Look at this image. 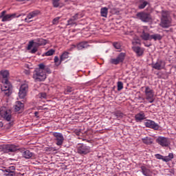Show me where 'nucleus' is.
<instances>
[{
	"label": "nucleus",
	"instance_id": "obj_1",
	"mask_svg": "<svg viewBox=\"0 0 176 176\" xmlns=\"http://www.w3.org/2000/svg\"><path fill=\"white\" fill-rule=\"evenodd\" d=\"M172 25V19L169 12L162 10L160 25L162 28H168Z\"/></svg>",
	"mask_w": 176,
	"mask_h": 176
},
{
	"label": "nucleus",
	"instance_id": "obj_2",
	"mask_svg": "<svg viewBox=\"0 0 176 176\" xmlns=\"http://www.w3.org/2000/svg\"><path fill=\"white\" fill-rule=\"evenodd\" d=\"M2 83L3 84V86L1 87V91H3L4 94L6 96H10V93L12 91V85L9 82V80L8 79H3Z\"/></svg>",
	"mask_w": 176,
	"mask_h": 176
},
{
	"label": "nucleus",
	"instance_id": "obj_3",
	"mask_svg": "<svg viewBox=\"0 0 176 176\" xmlns=\"http://www.w3.org/2000/svg\"><path fill=\"white\" fill-rule=\"evenodd\" d=\"M35 82H43L46 79V73L41 70H35L33 74Z\"/></svg>",
	"mask_w": 176,
	"mask_h": 176
},
{
	"label": "nucleus",
	"instance_id": "obj_4",
	"mask_svg": "<svg viewBox=\"0 0 176 176\" xmlns=\"http://www.w3.org/2000/svg\"><path fill=\"white\" fill-rule=\"evenodd\" d=\"M91 148L90 146L85 144H81L78 145L77 147V153H79V155H81V156H85V155H87V153H90Z\"/></svg>",
	"mask_w": 176,
	"mask_h": 176
},
{
	"label": "nucleus",
	"instance_id": "obj_5",
	"mask_svg": "<svg viewBox=\"0 0 176 176\" xmlns=\"http://www.w3.org/2000/svg\"><path fill=\"white\" fill-rule=\"evenodd\" d=\"M0 115L1 118H3L7 122H10L12 119V111L10 109H6V107H1L0 110Z\"/></svg>",
	"mask_w": 176,
	"mask_h": 176
},
{
	"label": "nucleus",
	"instance_id": "obj_6",
	"mask_svg": "<svg viewBox=\"0 0 176 176\" xmlns=\"http://www.w3.org/2000/svg\"><path fill=\"white\" fill-rule=\"evenodd\" d=\"M46 43H47V42L43 38H37L35 40V42H34V41H30L28 46V50H31V48L32 46H34V45H36V46L38 47L45 45Z\"/></svg>",
	"mask_w": 176,
	"mask_h": 176
},
{
	"label": "nucleus",
	"instance_id": "obj_7",
	"mask_svg": "<svg viewBox=\"0 0 176 176\" xmlns=\"http://www.w3.org/2000/svg\"><path fill=\"white\" fill-rule=\"evenodd\" d=\"M156 142L160 144L162 147H168L170 144V140L164 136H159L157 139H156Z\"/></svg>",
	"mask_w": 176,
	"mask_h": 176
},
{
	"label": "nucleus",
	"instance_id": "obj_8",
	"mask_svg": "<svg viewBox=\"0 0 176 176\" xmlns=\"http://www.w3.org/2000/svg\"><path fill=\"white\" fill-rule=\"evenodd\" d=\"M137 17L143 21V23H149V21L152 20V16H151V14L146 12H138L137 14Z\"/></svg>",
	"mask_w": 176,
	"mask_h": 176
},
{
	"label": "nucleus",
	"instance_id": "obj_9",
	"mask_svg": "<svg viewBox=\"0 0 176 176\" xmlns=\"http://www.w3.org/2000/svg\"><path fill=\"white\" fill-rule=\"evenodd\" d=\"M52 135L55 138V140L56 141V145L58 146L63 145V143L64 142V136L63 135V133H58V132H54L52 133Z\"/></svg>",
	"mask_w": 176,
	"mask_h": 176
},
{
	"label": "nucleus",
	"instance_id": "obj_10",
	"mask_svg": "<svg viewBox=\"0 0 176 176\" xmlns=\"http://www.w3.org/2000/svg\"><path fill=\"white\" fill-rule=\"evenodd\" d=\"M28 91V84L23 83L21 85L19 92V96L21 98H24L27 96Z\"/></svg>",
	"mask_w": 176,
	"mask_h": 176
},
{
	"label": "nucleus",
	"instance_id": "obj_11",
	"mask_svg": "<svg viewBox=\"0 0 176 176\" xmlns=\"http://www.w3.org/2000/svg\"><path fill=\"white\" fill-rule=\"evenodd\" d=\"M124 57H126V54L120 53L116 58H111V64H115L116 65L119 64V63H123Z\"/></svg>",
	"mask_w": 176,
	"mask_h": 176
},
{
	"label": "nucleus",
	"instance_id": "obj_12",
	"mask_svg": "<svg viewBox=\"0 0 176 176\" xmlns=\"http://www.w3.org/2000/svg\"><path fill=\"white\" fill-rule=\"evenodd\" d=\"M155 157L158 160H162L164 162H170L173 158H174V154L173 153H169L168 156H162V155L160 154H156Z\"/></svg>",
	"mask_w": 176,
	"mask_h": 176
},
{
	"label": "nucleus",
	"instance_id": "obj_13",
	"mask_svg": "<svg viewBox=\"0 0 176 176\" xmlns=\"http://www.w3.org/2000/svg\"><path fill=\"white\" fill-rule=\"evenodd\" d=\"M146 100L148 102H153L155 101L153 91L151 90L149 88H146L145 90Z\"/></svg>",
	"mask_w": 176,
	"mask_h": 176
},
{
	"label": "nucleus",
	"instance_id": "obj_14",
	"mask_svg": "<svg viewBox=\"0 0 176 176\" xmlns=\"http://www.w3.org/2000/svg\"><path fill=\"white\" fill-rule=\"evenodd\" d=\"M39 13H41L39 10H34L29 13L28 15L27 16V18L25 19V23H31V21H32L31 19H34V17H36V16L39 15Z\"/></svg>",
	"mask_w": 176,
	"mask_h": 176
},
{
	"label": "nucleus",
	"instance_id": "obj_15",
	"mask_svg": "<svg viewBox=\"0 0 176 176\" xmlns=\"http://www.w3.org/2000/svg\"><path fill=\"white\" fill-rule=\"evenodd\" d=\"M20 16H21V14H19L18 16H16V13L14 14H6L5 16H3V18H1V21L3 22L5 21H10V20H12V19H14V17H20Z\"/></svg>",
	"mask_w": 176,
	"mask_h": 176
},
{
	"label": "nucleus",
	"instance_id": "obj_16",
	"mask_svg": "<svg viewBox=\"0 0 176 176\" xmlns=\"http://www.w3.org/2000/svg\"><path fill=\"white\" fill-rule=\"evenodd\" d=\"M6 149V152L7 153H10L12 152H16V151H17L19 148H17V146H16V145L14 144H8L5 147Z\"/></svg>",
	"mask_w": 176,
	"mask_h": 176
},
{
	"label": "nucleus",
	"instance_id": "obj_17",
	"mask_svg": "<svg viewBox=\"0 0 176 176\" xmlns=\"http://www.w3.org/2000/svg\"><path fill=\"white\" fill-rule=\"evenodd\" d=\"M166 66V63L164 60H158L155 65V69H163Z\"/></svg>",
	"mask_w": 176,
	"mask_h": 176
},
{
	"label": "nucleus",
	"instance_id": "obj_18",
	"mask_svg": "<svg viewBox=\"0 0 176 176\" xmlns=\"http://www.w3.org/2000/svg\"><path fill=\"white\" fill-rule=\"evenodd\" d=\"M23 156L25 159H31L35 157V153L30 151V150H26L23 153Z\"/></svg>",
	"mask_w": 176,
	"mask_h": 176
},
{
	"label": "nucleus",
	"instance_id": "obj_19",
	"mask_svg": "<svg viewBox=\"0 0 176 176\" xmlns=\"http://www.w3.org/2000/svg\"><path fill=\"white\" fill-rule=\"evenodd\" d=\"M24 109V104L20 101H17L14 106V111L19 112V111H23Z\"/></svg>",
	"mask_w": 176,
	"mask_h": 176
},
{
	"label": "nucleus",
	"instance_id": "obj_20",
	"mask_svg": "<svg viewBox=\"0 0 176 176\" xmlns=\"http://www.w3.org/2000/svg\"><path fill=\"white\" fill-rule=\"evenodd\" d=\"M133 52L136 53L137 56H141L142 54H144V50L140 47H132Z\"/></svg>",
	"mask_w": 176,
	"mask_h": 176
},
{
	"label": "nucleus",
	"instance_id": "obj_21",
	"mask_svg": "<svg viewBox=\"0 0 176 176\" xmlns=\"http://www.w3.org/2000/svg\"><path fill=\"white\" fill-rule=\"evenodd\" d=\"M89 45L87 44V42H82L77 45L76 47L78 50H82V49H86V47H88Z\"/></svg>",
	"mask_w": 176,
	"mask_h": 176
},
{
	"label": "nucleus",
	"instance_id": "obj_22",
	"mask_svg": "<svg viewBox=\"0 0 176 176\" xmlns=\"http://www.w3.org/2000/svg\"><path fill=\"white\" fill-rule=\"evenodd\" d=\"M144 119H145V114H144V113H139L135 116L137 122H141V120H144Z\"/></svg>",
	"mask_w": 176,
	"mask_h": 176
},
{
	"label": "nucleus",
	"instance_id": "obj_23",
	"mask_svg": "<svg viewBox=\"0 0 176 176\" xmlns=\"http://www.w3.org/2000/svg\"><path fill=\"white\" fill-rule=\"evenodd\" d=\"M146 127H149L150 129H155V122L148 120L145 122Z\"/></svg>",
	"mask_w": 176,
	"mask_h": 176
},
{
	"label": "nucleus",
	"instance_id": "obj_24",
	"mask_svg": "<svg viewBox=\"0 0 176 176\" xmlns=\"http://www.w3.org/2000/svg\"><path fill=\"white\" fill-rule=\"evenodd\" d=\"M146 5H148V1L145 0H140L138 8L139 9H144Z\"/></svg>",
	"mask_w": 176,
	"mask_h": 176
},
{
	"label": "nucleus",
	"instance_id": "obj_25",
	"mask_svg": "<svg viewBox=\"0 0 176 176\" xmlns=\"http://www.w3.org/2000/svg\"><path fill=\"white\" fill-rule=\"evenodd\" d=\"M101 16L102 17H107L108 16V8H103L100 10Z\"/></svg>",
	"mask_w": 176,
	"mask_h": 176
},
{
	"label": "nucleus",
	"instance_id": "obj_26",
	"mask_svg": "<svg viewBox=\"0 0 176 176\" xmlns=\"http://www.w3.org/2000/svg\"><path fill=\"white\" fill-rule=\"evenodd\" d=\"M69 53L65 52L60 56V62L58 63V65L61 64V61H64L66 58H68V55Z\"/></svg>",
	"mask_w": 176,
	"mask_h": 176
},
{
	"label": "nucleus",
	"instance_id": "obj_27",
	"mask_svg": "<svg viewBox=\"0 0 176 176\" xmlns=\"http://www.w3.org/2000/svg\"><path fill=\"white\" fill-rule=\"evenodd\" d=\"M1 75L3 76V79H8L9 77V71L4 70L1 72Z\"/></svg>",
	"mask_w": 176,
	"mask_h": 176
},
{
	"label": "nucleus",
	"instance_id": "obj_28",
	"mask_svg": "<svg viewBox=\"0 0 176 176\" xmlns=\"http://www.w3.org/2000/svg\"><path fill=\"white\" fill-rule=\"evenodd\" d=\"M114 116L117 118V119H122L124 114L122 111H116L114 113Z\"/></svg>",
	"mask_w": 176,
	"mask_h": 176
},
{
	"label": "nucleus",
	"instance_id": "obj_29",
	"mask_svg": "<svg viewBox=\"0 0 176 176\" xmlns=\"http://www.w3.org/2000/svg\"><path fill=\"white\" fill-rule=\"evenodd\" d=\"M141 170H142V173L144 174V175H145V176H149V174H148L149 170H148V169L146 168V167H145V166H142V167H141Z\"/></svg>",
	"mask_w": 176,
	"mask_h": 176
},
{
	"label": "nucleus",
	"instance_id": "obj_30",
	"mask_svg": "<svg viewBox=\"0 0 176 176\" xmlns=\"http://www.w3.org/2000/svg\"><path fill=\"white\" fill-rule=\"evenodd\" d=\"M143 142L147 145H149L153 142V140L149 138H146L143 140Z\"/></svg>",
	"mask_w": 176,
	"mask_h": 176
},
{
	"label": "nucleus",
	"instance_id": "obj_31",
	"mask_svg": "<svg viewBox=\"0 0 176 176\" xmlns=\"http://www.w3.org/2000/svg\"><path fill=\"white\" fill-rule=\"evenodd\" d=\"M46 66L43 63H41L38 65V68L36 69V71H43L44 72Z\"/></svg>",
	"mask_w": 176,
	"mask_h": 176
},
{
	"label": "nucleus",
	"instance_id": "obj_32",
	"mask_svg": "<svg viewBox=\"0 0 176 176\" xmlns=\"http://www.w3.org/2000/svg\"><path fill=\"white\" fill-rule=\"evenodd\" d=\"M6 172L7 173H6V176H14V175H15L14 171L10 170V169H6Z\"/></svg>",
	"mask_w": 176,
	"mask_h": 176
},
{
	"label": "nucleus",
	"instance_id": "obj_33",
	"mask_svg": "<svg viewBox=\"0 0 176 176\" xmlns=\"http://www.w3.org/2000/svg\"><path fill=\"white\" fill-rule=\"evenodd\" d=\"M56 53V50L51 49L45 53V56H53Z\"/></svg>",
	"mask_w": 176,
	"mask_h": 176
},
{
	"label": "nucleus",
	"instance_id": "obj_34",
	"mask_svg": "<svg viewBox=\"0 0 176 176\" xmlns=\"http://www.w3.org/2000/svg\"><path fill=\"white\" fill-rule=\"evenodd\" d=\"M54 8H58L60 6V0H52Z\"/></svg>",
	"mask_w": 176,
	"mask_h": 176
},
{
	"label": "nucleus",
	"instance_id": "obj_35",
	"mask_svg": "<svg viewBox=\"0 0 176 176\" xmlns=\"http://www.w3.org/2000/svg\"><path fill=\"white\" fill-rule=\"evenodd\" d=\"M141 36L144 41H148V39H149V34L148 33L143 32Z\"/></svg>",
	"mask_w": 176,
	"mask_h": 176
},
{
	"label": "nucleus",
	"instance_id": "obj_36",
	"mask_svg": "<svg viewBox=\"0 0 176 176\" xmlns=\"http://www.w3.org/2000/svg\"><path fill=\"white\" fill-rule=\"evenodd\" d=\"M74 91V88L71 87H67L66 89L65 90V94H69V93H72Z\"/></svg>",
	"mask_w": 176,
	"mask_h": 176
},
{
	"label": "nucleus",
	"instance_id": "obj_37",
	"mask_svg": "<svg viewBox=\"0 0 176 176\" xmlns=\"http://www.w3.org/2000/svg\"><path fill=\"white\" fill-rule=\"evenodd\" d=\"M74 24L76 23L72 17L67 21V25H74Z\"/></svg>",
	"mask_w": 176,
	"mask_h": 176
},
{
	"label": "nucleus",
	"instance_id": "obj_38",
	"mask_svg": "<svg viewBox=\"0 0 176 176\" xmlns=\"http://www.w3.org/2000/svg\"><path fill=\"white\" fill-rule=\"evenodd\" d=\"M123 89V82L122 81L118 82V91H120Z\"/></svg>",
	"mask_w": 176,
	"mask_h": 176
},
{
	"label": "nucleus",
	"instance_id": "obj_39",
	"mask_svg": "<svg viewBox=\"0 0 176 176\" xmlns=\"http://www.w3.org/2000/svg\"><path fill=\"white\" fill-rule=\"evenodd\" d=\"M34 47L32 49L30 53H32V54H35L36 52H38V47L36 45H33Z\"/></svg>",
	"mask_w": 176,
	"mask_h": 176
},
{
	"label": "nucleus",
	"instance_id": "obj_40",
	"mask_svg": "<svg viewBox=\"0 0 176 176\" xmlns=\"http://www.w3.org/2000/svg\"><path fill=\"white\" fill-rule=\"evenodd\" d=\"M113 46L115 47V49H117L118 50H120L121 47L120 43L118 42L113 43Z\"/></svg>",
	"mask_w": 176,
	"mask_h": 176
},
{
	"label": "nucleus",
	"instance_id": "obj_41",
	"mask_svg": "<svg viewBox=\"0 0 176 176\" xmlns=\"http://www.w3.org/2000/svg\"><path fill=\"white\" fill-rule=\"evenodd\" d=\"M140 42L141 41H140V39L134 38L133 41H132V43L133 45H140Z\"/></svg>",
	"mask_w": 176,
	"mask_h": 176
},
{
	"label": "nucleus",
	"instance_id": "obj_42",
	"mask_svg": "<svg viewBox=\"0 0 176 176\" xmlns=\"http://www.w3.org/2000/svg\"><path fill=\"white\" fill-rule=\"evenodd\" d=\"M60 17L57 16L55 19H53L52 23L53 24H57L58 23V20H60Z\"/></svg>",
	"mask_w": 176,
	"mask_h": 176
},
{
	"label": "nucleus",
	"instance_id": "obj_43",
	"mask_svg": "<svg viewBox=\"0 0 176 176\" xmlns=\"http://www.w3.org/2000/svg\"><path fill=\"white\" fill-rule=\"evenodd\" d=\"M44 72L46 74H52V70H50V68L45 66V69H44Z\"/></svg>",
	"mask_w": 176,
	"mask_h": 176
},
{
	"label": "nucleus",
	"instance_id": "obj_44",
	"mask_svg": "<svg viewBox=\"0 0 176 176\" xmlns=\"http://www.w3.org/2000/svg\"><path fill=\"white\" fill-rule=\"evenodd\" d=\"M75 21H76V20H78V19L80 18L79 17V14L78 13H77V14H76L74 16H73L72 17Z\"/></svg>",
	"mask_w": 176,
	"mask_h": 176
},
{
	"label": "nucleus",
	"instance_id": "obj_45",
	"mask_svg": "<svg viewBox=\"0 0 176 176\" xmlns=\"http://www.w3.org/2000/svg\"><path fill=\"white\" fill-rule=\"evenodd\" d=\"M6 14V11H3L0 14V19H3V17L6 16L5 15Z\"/></svg>",
	"mask_w": 176,
	"mask_h": 176
},
{
	"label": "nucleus",
	"instance_id": "obj_46",
	"mask_svg": "<svg viewBox=\"0 0 176 176\" xmlns=\"http://www.w3.org/2000/svg\"><path fill=\"white\" fill-rule=\"evenodd\" d=\"M155 40H156V39H162V36L160 35L159 34H155Z\"/></svg>",
	"mask_w": 176,
	"mask_h": 176
},
{
	"label": "nucleus",
	"instance_id": "obj_47",
	"mask_svg": "<svg viewBox=\"0 0 176 176\" xmlns=\"http://www.w3.org/2000/svg\"><path fill=\"white\" fill-rule=\"evenodd\" d=\"M40 98H46V94L45 93L40 94Z\"/></svg>",
	"mask_w": 176,
	"mask_h": 176
},
{
	"label": "nucleus",
	"instance_id": "obj_48",
	"mask_svg": "<svg viewBox=\"0 0 176 176\" xmlns=\"http://www.w3.org/2000/svg\"><path fill=\"white\" fill-rule=\"evenodd\" d=\"M58 56H55L54 57V63H58Z\"/></svg>",
	"mask_w": 176,
	"mask_h": 176
},
{
	"label": "nucleus",
	"instance_id": "obj_49",
	"mask_svg": "<svg viewBox=\"0 0 176 176\" xmlns=\"http://www.w3.org/2000/svg\"><path fill=\"white\" fill-rule=\"evenodd\" d=\"M7 126L8 127H12V126H13V122H9L8 124H7Z\"/></svg>",
	"mask_w": 176,
	"mask_h": 176
},
{
	"label": "nucleus",
	"instance_id": "obj_50",
	"mask_svg": "<svg viewBox=\"0 0 176 176\" xmlns=\"http://www.w3.org/2000/svg\"><path fill=\"white\" fill-rule=\"evenodd\" d=\"M46 151L48 152H51V151H53V148L52 147L47 148Z\"/></svg>",
	"mask_w": 176,
	"mask_h": 176
},
{
	"label": "nucleus",
	"instance_id": "obj_51",
	"mask_svg": "<svg viewBox=\"0 0 176 176\" xmlns=\"http://www.w3.org/2000/svg\"><path fill=\"white\" fill-rule=\"evenodd\" d=\"M155 131L160 129V126L157 125V124H155Z\"/></svg>",
	"mask_w": 176,
	"mask_h": 176
},
{
	"label": "nucleus",
	"instance_id": "obj_52",
	"mask_svg": "<svg viewBox=\"0 0 176 176\" xmlns=\"http://www.w3.org/2000/svg\"><path fill=\"white\" fill-rule=\"evenodd\" d=\"M75 47H76V45H72V47L70 48V50H72V49H75Z\"/></svg>",
	"mask_w": 176,
	"mask_h": 176
},
{
	"label": "nucleus",
	"instance_id": "obj_53",
	"mask_svg": "<svg viewBox=\"0 0 176 176\" xmlns=\"http://www.w3.org/2000/svg\"><path fill=\"white\" fill-rule=\"evenodd\" d=\"M25 74H26V75H30V71L25 70Z\"/></svg>",
	"mask_w": 176,
	"mask_h": 176
},
{
	"label": "nucleus",
	"instance_id": "obj_54",
	"mask_svg": "<svg viewBox=\"0 0 176 176\" xmlns=\"http://www.w3.org/2000/svg\"><path fill=\"white\" fill-rule=\"evenodd\" d=\"M0 127H3V123L2 122H0Z\"/></svg>",
	"mask_w": 176,
	"mask_h": 176
},
{
	"label": "nucleus",
	"instance_id": "obj_55",
	"mask_svg": "<svg viewBox=\"0 0 176 176\" xmlns=\"http://www.w3.org/2000/svg\"><path fill=\"white\" fill-rule=\"evenodd\" d=\"M16 1H18L19 2H23L24 1H30V0H16Z\"/></svg>",
	"mask_w": 176,
	"mask_h": 176
},
{
	"label": "nucleus",
	"instance_id": "obj_56",
	"mask_svg": "<svg viewBox=\"0 0 176 176\" xmlns=\"http://www.w3.org/2000/svg\"><path fill=\"white\" fill-rule=\"evenodd\" d=\"M38 113H38V111H36V112L34 113L35 116H38Z\"/></svg>",
	"mask_w": 176,
	"mask_h": 176
},
{
	"label": "nucleus",
	"instance_id": "obj_57",
	"mask_svg": "<svg viewBox=\"0 0 176 176\" xmlns=\"http://www.w3.org/2000/svg\"><path fill=\"white\" fill-rule=\"evenodd\" d=\"M151 38H152V39H155V34H153V35L151 36Z\"/></svg>",
	"mask_w": 176,
	"mask_h": 176
},
{
	"label": "nucleus",
	"instance_id": "obj_58",
	"mask_svg": "<svg viewBox=\"0 0 176 176\" xmlns=\"http://www.w3.org/2000/svg\"><path fill=\"white\" fill-rule=\"evenodd\" d=\"M10 168H11L12 170H14V166H11L10 167Z\"/></svg>",
	"mask_w": 176,
	"mask_h": 176
},
{
	"label": "nucleus",
	"instance_id": "obj_59",
	"mask_svg": "<svg viewBox=\"0 0 176 176\" xmlns=\"http://www.w3.org/2000/svg\"><path fill=\"white\" fill-rule=\"evenodd\" d=\"M153 68H155V65H153Z\"/></svg>",
	"mask_w": 176,
	"mask_h": 176
}]
</instances>
